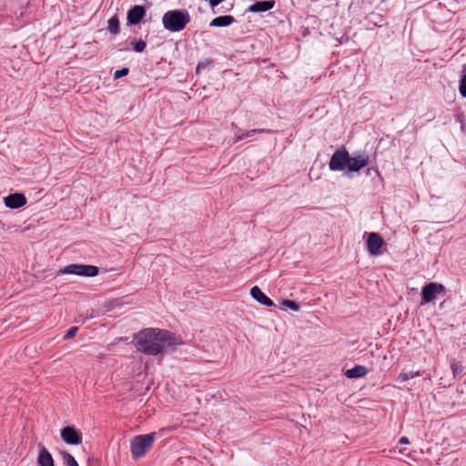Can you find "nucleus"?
Wrapping results in <instances>:
<instances>
[{
    "label": "nucleus",
    "mask_w": 466,
    "mask_h": 466,
    "mask_svg": "<svg viewBox=\"0 0 466 466\" xmlns=\"http://www.w3.org/2000/svg\"><path fill=\"white\" fill-rule=\"evenodd\" d=\"M134 340L139 352L156 356L175 350L183 344L182 339L175 333L156 328H147L136 334Z\"/></svg>",
    "instance_id": "nucleus-1"
},
{
    "label": "nucleus",
    "mask_w": 466,
    "mask_h": 466,
    "mask_svg": "<svg viewBox=\"0 0 466 466\" xmlns=\"http://www.w3.org/2000/svg\"><path fill=\"white\" fill-rule=\"evenodd\" d=\"M189 22V13L185 9L169 10L162 17L164 28L170 32L182 31Z\"/></svg>",
    "instance_id": "nucleus-2"
},
{
    "label": "nucleus",
    "mask_w": 466,
    "mask_h": 466,
    "mask_svg": "<svg viewBox=\"0 0 466 466\" xmlns=\"http://www.w3.org/2000/svg\"><path fill=\"white\" fill-rule=\"evenodd\" d=\"M156 437V432L135 436L130 441V451L133 460L144 457L153 447Z\"/></svg>",
    "instance_id": "nucleus-3"
},
{
    "label": "nucleus",
    "mask_w": 466,
    "mask_h": 466,
    "mask_svg": "<svg viewBox=\"0 0 466 466\" xmlns=\"http://www.w3.org/2000/svg\"><path fill=\"white\" fill-rule=\"evenodd\" d=\"M99 269L96 266L84 264H70L57 272V275L73 274L81 277H96L98 275Z\"/></svg>",
    "instance_id": "nucleus-4"
},
{
    "label": "nucleus",
    "mask_w": 466,
    "mask_h": 466,
    "mask_svg": "<svg viewBox=\"0 0 466 466\" xmlns=\"http://www.w3.org/2000/svg\"><path fill=\"white\" fill-rule=\"evenodd\" d=\"M350 161V156L345 147L337 149L332 155L329 167L331 171H342L348 168V163Z\"/></svg>",
    "instance_id": "nucleus-5"
},
{
    "label": "nucleus",
    "mask_w": 466,
    "mask_h": 466,
    "mask_svg": "<svg viewBox=\"0 0 466 466\" xmlns=\"http://www.w3.org/2000/svg\"><path fill=\"white\" fill-rule=\"evenodd\" d=\"M445 294V287L437 282L426 284L421 290L420 305L431 302L437 295Z\"/></svg>",
    "instance_id": "nucleus-6"
},
{
    "label": "nucleus",
    "mask_w": 466,
    "mask_h": 466,
    "mask_svg": "<svg viewBox=\"0 0 466 466\" xmlns=\"http://www.w3.org/2000/svg\"><path fill=\"white\" fill-rule=\"evenodd\" d=\"M62 441L68 445H79L82 443V433L74 426H66L60 431Z\"/></svg>",
    "instance_id": "nucleus-7"
},
{
    "label": "nucleus",
    "mask_w": 466,
    "mask_h": 466,
    "mask_svg": "<svg viewBox=\"0 0 466 466\" xmlns=\"http://www.w3.org/2000/svg\"><path fill=\"white\" fill-rule=\"evenodd\" d=\"M385 245L383 238L376 232L368 235L367 249L372 256H378L381 253V248Z\"/></svg>",
    "instance_id": "nucleus-8"
},
{
    "label": "nucleus",
    "mask_w": 466,
    "mask_h": 466,
    "mask_svg": "<svg viewBox=\"0 0 466 466\" xmlns=\"http://www.w3.org/2000/svg\"><path fill=\"white\" fill-rule=\"evenodd\" d=\"M147 10L145 6L136 5L132 6L127 14V25H136L145 17Z\"/></svg>",
    "instance_id": "nucleus-9"
},
{
    "label": "nucleus",
    "mask_w": 466,
    "mask_h": 466,
    "mask_svg": "<svg viewBox=\"0 0 466 466\" xmlns=\"http://www.w3.org/2000/svg\"><path fill=\"white\" fill-rule=\"evenodd\" d=\"M4 202L5 207L12 209H16L24 207L26 204V198L22 193H13L5 197L4 198Z\"/></svg>",
    "instance_id": "nucleus-10"
},
{
    "label": "nucleus",
    "mask_w": 466,
    "mask_h": 466,
    "mask_svg": "<svg viewBox=\"0 0 466 466\" xmlns=\"http://www.w3.org/2000/svg\"><path fill=\"white\" fill-rule=\"evenodd\" d=\"M370 161L368 155H359L357 157H350V161L348 163V172H359L362 167H365Z\"/></svg>",
    "instance_id": "nucleus-11"
},
{
    "label": "nucleus",
    "mask_w": 466,
    "mask_h": 466,
    "mask_svg": "<svg viewBox=\"0 0 466 466\" xmlns=\"http://www.w3.org/2000/svg\"><path fill=\"white\" fill-rule=\"evenodd\" d=\"M276 5L275 0H262L257 1L248 7V12L250 13H262L271 10Z\"/></svg>",
    "instance_id": "nucleus-12"
},
{
    "label": "nucleus",
    "mask_w": 466,
    "mask_h": 466,
    "mask_svg": "<svg viewBox=\"0 0 466 466\" xmlns=\"http://www.w3.org/2000/svg\"><path fill=\"white\" fill-rule=\"evenodd\" d=\"M250 295L256 301L263 306H274L273 300L269 299L264 292H262V290L258 286L251 288Z\"/></svg>",
    "instance_id": "nucleus-13"
},
{
    "label": "nucleus",
    "mask_w": 466,
    "mask_h": 466,
    "mask_svg": "<svg viewBox=\"0 0 466 466\" xmlns=\"http://www.w3.org/2000/svg\"><path fill=\"white\" fill-rule=\"evenodd\" d=\"M37 466H55V461L47 449L40 444L37 457Z\"/></svg>",
    "instance_id": "nucleus-14"
},
{
    "label": "nucleus",
    "mask_w": 466,
    "mask_h": 466,
    "mask_svg": "<svg viewBox=\"0 0 466 466\" xmlns=\"http://www.w3.org/2000/svg\"><path fill=\"white\" fill-rule=\"evenodd\" d=\"M235 22V18L232 15H220L216 18H214L210 24L209 26L211 27H224L232 25Z\"/></svg>",
    "instance_id": "nucleus-15"
},
{
    "label": "nucleus",
    "mask_w": 466,
    "mask_h": 466,
    "mask_svg": "<svg viewBox=\"0 0 466 466\" xmlns=\"http://www.w3.org/2000/svg\"><path fill=\"white\" fill-rule=\"evenodd\" d=\"M369 372V370L362 365H356L353 368L348 370L345 372V375L349 379H359L366 376Z\"/></svg>",
    "instance_id": "nucleus-16"
},
{
    "label": "nucleus",
    "mask_w": 466,
    "mask_h": 466,
    "mask_svg": "<svg viewBox=\"0 0 466 466\" xmlns=\"http://www.w3.org/2000/svg\"><path fill=\"white\" fill-rule=\"evenodd\" d=\"M107 24V30L110 33H112L113 35H117L120 33V23L116 15L109 18Z\"/></svg>",
    "instance_id": "nucleus-17"
},
{
    "label": "nucleus",
    "mask_w": 466,
    "mask_h": 466,
    "mask_svg": "<svg viewBox=\"0 0 466 466\" xmlns=\"http://www.w3.org/2000/svg\"><path fill=\"white\" fill-rule=\"evenodd\" d=\"M269 132H270V130H266V129H263V128L251 129V130H248L247 132L241 133V136L234 137V142H238V141H240V140H242L244 138L253 137L256 134L269 133Z\"/></svg>",
    "instance_id": "nucleus-18"
},
{
    "label": "nucleus",
    "mask_w": 466,
    "mask_h": 466,
    "mask_svg": "<svg viewBox=\"0 0 466 466\" xmlns=\"http://www.w3.org/2000/svg\"><path fill=\"white\" fill-rule=\"evenodd\" d=\"M459 92L461 97L466 98V63L462 66L461 76L459 81Z\"/></svg>",
    "instance_id": "nucleus-19"
},
{
    "label": "nucleus",
    "mask_w": 466,
    "mask_h": 466,
    "mask_svg": "<svg viewBox=\"0 0 466 466\" xmlns=\"http://www.w3.org/2000/svg\"><path fill=\"white\" fill-rule=\"evenodd\" d=\"M451 369L452 371V375L454 378L461 375V373L464 370V366L461 361H456L455 360H452L451 361Z\"/></svg>",
    "instance_id": "nucleus-20"
},
{
    "label": "nucleus",
    "mask_w": 466,
    "mask_h": 466,
    "mask_svg": "<svg viewBox=\"0 0 466 466\" xmlns=\"http://www.w3.org/2000/svg\"><path fill=\"white\" fill-rule=\"evenodd\" d=\"M421 375V372L420 370H417V371H409V372H400V375L398 376V379L397 380L400 381V382H404L408 380H410L414 377H417V376H420Z\"/></svg>",
    "instance_id": "nucleus-21"
},
{
    "label": "nucleus",
    "mask_w": 466,
    "mask_h": 466,
    "mask_svg": "<svg viewBox=\"0 0 466 466\" xmlns=\"http://www.w3.org/2000/svg\"><path fill=\"white\" fill-rule=\"evenodd\" d=\"M131 46L133 47V50L137 53L143 52L147 47L146 42L142 39L131 42Z\"/></svg>",
    "instance_id": "nucleus-22"
},
{
    "label": "nucleus",
    "mask_w": 466,
    "mask_h": 466,
    "mask_svg": "<svg viewBox=\"0 0 466 466\" xmlns=\"http://www.w3.org/2000/svg\"><path fill=\"white\" fill-rule=\"evenodd\" d=\"M282 306H284L285 308H289L294 311H299L300 309L299 305L296 301L291 299H283Z\"/></svg>",
    "instance_id": "nucleus-23"
},
{
    "label": "nucleus",
    "mask_w": 466,
    "mask_h": 466,
    "mask_svg": "<svg viewBox=\"0 0 466 466\" xmlns=\"http://www.w3.org/2000/svg\"><path fill=\"white\" fill-rule=\"evenodd\" d=\"M62 455L67 466H79L76 459L70 453L64 451Z\"/></svg>",
    "instance_id": "nucleus-24"
},
{
    "label": "nucleus",
    "mask_w": 466,
    "mask_h": 466,
    "mask_svg": "<svg viewBox=\"0 0 466 466\" xmlns=\"http://www.w3.org/2000/svg\"><path fill=\"white\" fill-rule=\"evenodd\" d=\"M129 73V69L127 67H123L119 70H116L115 73H114V78L115 79H119L123 76H127Z\"/></svg>",
    "instance_id": "nucleus-25"
},
{
    "label": "nucleus",
    "mask_w": 466,
    "mask_h": 466,
    "mask_svg": "<svg viewBox=\"0 0 466 466\" xmlns=\"http://www.w3.org/2000/svg\"><path fill=\"white\" fill-rule=\"evenodd\" d=\"M78 331V328L77 327H71L67 331L66 333L65 334L64 336V339H73L76 332Z\"/></svg>",
    "instance_id": "nucleus-26"
},
{
    "label": "nucleus",
    "mask_w": 466,
    "mask_h": 466,
    "mask_svg": "<svg viewBox=\"0 0 466 466\" xmlns=\"http://www.w3.org/2000/svg\"><path fill=\"white\" fill-rule=\"evenodd\" d=\"M210 63V60L198 62L196 72L198 74L201 70L205 69Z\"/></svg>",
    "instance_id": "nucleus-27"
},
{
    "label": "nucleus",
    "mask_w": 466,
    "mask_h": 466,
    "mask_svg": "<svg viewBox=\"0 0 466 466\" xmlns=\"http://www.w3.org/2000/svg\"><path fill=\"white\" fill-rule=\"evenodd\" d=\"M399 443L407 444V443H409V439L407 437L403 436L400 439Z\"/></svg>",
    "instance_id": "nucleus-28"
},
{
    "label": "nucleus",
    "mask_w": 466,
    "mask_h": 466,
    "mask_svg": "<svg viewBox=\"0 0 466 466\" xmlns=\"http://www.w3.org/2000/svg\"><path fill=\"white\" fill-rule=\"evenodd\" d=\"M241 133H242V132H241V131H240V129L238 128V133H236V134H235V137H236V136H241Z\"/></svg>",
    "instance_id": "nucleus-29"
}]
</instances>
